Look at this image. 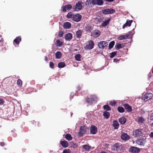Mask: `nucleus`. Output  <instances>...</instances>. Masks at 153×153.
<instances>
[{
  "instance_id": "nucleus-1",
  "label": "nucleus",
  "mask_w": 153,
  "mask_h": 153,
  "mask_svg": "<svg viewBox=\"0 0 153 153\" xmlns=\"http://www.w3.org/2000/svg\"><path fill=\"white\" fill-rule=\"evenodd\" d=\"M122 148L123 146L121 144L118 143H116L114 144L112 147L111 150L112 151L118 153L120 152L122 149Z\"/></svg>"
},
{
  "instance_id": "nucleus-2",
  "label": "nucleus",
  "mask_w": 153,
  "mask_h": 153,
  "mask_svg": "<svg viewBox=\"0 0 153 153\" xmlns=\"http://www.w3.org/2000/svg\"><path fill=\"white\" fill-rule=\"evenodd\" d=\"M88 128L85 126H82L80 127L78 134L80 137L82 136L87 133Z\"/></svg>"
},
{
  "instance_id": "nucleus-3",
  "label": "nucleus",
  "mask_w": 153,
  "mask_h": 153,
  "mask_svg": "<svg viewBox=\"0 0 153 153\" xmlns=\"http://www.w3.org/2000/svg\"><path fill=\"white\" fill-rule=\"evenodd\" d=\"M94 46V43L93 41L91 40L86 43L85 48L87 50H90L93 48Z\"/></svg>"
},
{
  "instance_id": "nucleus-4",
  "label": "nucleus",
  "mask_w": 153,
  "mask_h": 153,
  "mask_svg": "<svg viewBox=\"0 0 153 153\" xmlns=\"http://www.w3.org/2000/svg\"><path fill=\"white\" fill-rule=\"evenodd\" d=\"M83 2L81 1H79L76 3L74 8L75 11H78L81 10L83 7Z\"/></svg>"
},
{
  "instance_id": "nucleus-5",
  "label": "nucleus",
  "mask_w": 153,
  "mask_h": 153,
  "mask_svg": "<svg viewBox=\"0 0 153 153\" xmlns=\"http://www.w3.org/2000/svg\"><path fill=\"white\" fill-rule=\"evenodd\" d=\"M133 134L135 137H137L143 136L144 135V134L143 130L139 129L135 130L133 132Z\"/></svg>"
},
{
  "instance_id": "nucleus-6",
  "label": "nucleus",
  "mask_w": 153,
  "mask_h": 153,
  "mask_svg": "<svg viewBox=\"0 0 153 153\" xmlns=\"http://www.w3.org/2000/svg\"><path fill=\"white\" fill-rule=\"evenodd\" d=\"M115 10L113 9H106L102 10V13L105 14H112L115 13Z\"/></svg>"
},
{
  "instance_id": "nucleus-7",
  "label": "nucleus",
  "mask_w": 153,
  "mask_h": 153,
  "mask_svg": "<svg viewBox=\"0 0 153 153\" xmlns=\"http://www.w3.org/2000/svg\"><path fill=\"white\" fill-rule=\"evenodd\" d=\"M128 150L129 152L132 153H138L140 151V149L134 146L131 147Z\"/></svg>"
},
{
  "instance_id": "nucleus-8",
  "label": "nucleus",
  "mask_w": 153,
  "mask_h": 153,
  "mask_svg": "<svg viewBox=\"0 0 153 153\" xmlns=\"http://www.w3.org/2000/svg\"><path fill=\"white\" fill-rule=\"evenodd\" d=\"M107 45V43L106 41H102L98 43V45L99 48L104 49Z\"/></svg>"
},
{
  "instance_id": "nucleus-9",
  "label": "nucleus",
  "mask_w": 153,
  "mask_h": 153,
  "mask_svg": "<svg viewBox=\"0 0 153 153\" xmlns=\"http://www.w3.org/2000/svg\"><path fill=\"white\" fill-rule=\"evenodd\" d=\"M81 16L80 14H77L73 16L72 19L74 21L78 22L81 20Z\"/></svg>"
},
{
  "instance_id": "nucleus-10",
  "label": "nucleus",
  "mask_w": 153,
  "mask_h": 153,
  "mask_svg": "<svg viewBox=\"0 0 153 153\" xmlns=\"http://www.w3.org/2000/svg\"><path fill=\"white\" fill-rule=\"evenodd\" d=\"M100 34L99 30H96L93 31L91 33V36L94 38H97L99 37Z\"/></svg>"
},
{
  "instance_id": "nucleus-11",
  "label": "nucleus",
  "mask_w": 153,
  "mask_h": 153,
  "mask_svg": "<svg viewBox=\"0 0 153 153\" xmlns=\"http://www.w3.org/2000/svg\"><path fill=\"white\" fill-rule=\"evenodd\" d=\"M131 32H130L128 34L126 33L124 35H122L118 37L117 38L119 40H122L126 39L127 38H128L129 37H130V36L131 35Z\"/></svg>"
},
{
  "instance_id": "nucleus-12",
  "label": "nucleus",
  "mask_w": 153,
  "mask_h": 153,
  "mask_svg": "<svg viewBox=\"0 0 153 153\" xmlns=\"http://www.w3.org/2000/svg\"><path fill=\"white\" fill-rule=\"evenodd\" d=\"M153 94L150 93H147L144 95L143 99L145 101H146L151 99L152 97Z\"/></svg>"
},
{
  "instance_id": "nucleus-13",
  "label": "nucleus",
  "mask_w": 153,
  "mask_h": 153,
  "mask_svg": "<svg viewBox=\"0 0 153 153\" xmlns=\"http://www.w3.org/2000/svg\"><path fill=\"white\" fill-rule=\"evenodd\" d=\"M97 132V128L95 126L92 125L90 128L91 133L93 134H96Z\"/></svg>"
},
{
  "instance_id": "nucleus-14",
  "label": "nucleus",
  "mask_w": 153,
  "mask_h": 153,
  "mask_svg": "<svg viewBox=\"0 0 153 153\" xmlns=\"http://www.w3.org/2000/svg\"><path fill=\"white\" fill-rule=\"evenodd\" d=\"M85 4L88 6L92 7L94 5V0H87Z\"/></svg>"
},
{
  "instance_id": "nucleus-15",
  "label": "nucleus",
  "mask_w": 153,
  "mask_h": 153,
  "mask_svg": "<svg viewBox=\"0 0 153 153\" xmlns=\"http://www.w3.org/2000/svg\"><path fill=\"white\" fill-rule=\"evenodd\" d=\"M121 139L124 140H128L130 138L129 136L125 133H123L121 134Z\"/></svg>"
},
{
  "instance_id": "nucleus-16",
  "label": "nucleus",
  "mask_w": 153,
  "mask_h": 153,
  "mask_svg": "<svg viewBox=\"0 0 153 153\" xmlns=\"http://www.w3.org/2000/svg\"><path fill=\"white\" fill-rule=\"evenodd\" d=\"M71 5L68 4L63 7L62 10L63 12H65L67 10H69L72 8Z\"/></svg>"
},
{
  "instance_id": "nucleus-17",
  "label": "nucleus",
  "mask_w": 153,
  "mask_h": 153,
  "mask_svg": "<svg viewBox=\"0 0 153 153\" xmlns=\"http://www.w3.org/2000/svg\"><path fill=\"white\" fill-rule=\"evenodd\" d=\"M65 36V39L68 41H70L72 38V35L70 33L66 34Z\"/></svg>"
},
{
  "instance_id": "nucleus-18",
  "label": "nucleus",
  "mask_w": 153,
  "mask_h": 153,
  "mask_svg": "<svg viewBox=\"0 0 153 153\" xmlns=\"http://www.w3.org/2000/svg\"><path fill=\"white\" fill-rule=\"evenodd\" d=\"M136 143L139 145L144 146L145 144V141L143 139H140L137 140Z\"/></svg>"
},
{
  "instance_id": "nucleus-19",
  "label": "nucleus",
  "mask_w": 153,
  "mask_h": 153,
  "mask_svg": "<svg viewBox=\"0 0 153 153\" xmlns=\"http://www.w3.org/2000/svg\"><path fill=\"white\" fill-rule=\"evenodd\" d=\"M133 21L132 20H127L126 22L123 25V28L124 29L126 27L130 26L131 23H132Z\"/></svg>"
},
{
  "instance_id": "nucleus-20",
  "label": "nucleus",
  "mask_w": 153,
  "mask_h": 153,
  "mask_svg": "<svg viewBox=\"0 0 153 153\" xmlns=\"http://www.w3.org/2000/svg\"><path fill=\"white\" fill-rule=\"evenodd\" d=\"M60 143L64 148H66L68 146V142L65 140L61 141Z\"/></svg>"
},
{
  "instance_id": "nucleus-21",
  "label": "nucleus",
  "mask_w": 153,
  "mask_h": 153,
  "mask_svg": "<svg viewBox=\"0 0 153 153\" xmlns=\"http://www.w3.org/2000/svg\"><path fill=\"white\" fill-rule=\"evenodd\" d=\"M94 4L97 5L98 6L102 5L103 4V0H94Z\"/></svg>"
},
{
  "instance_id": "nucleus-22",
  "label": "nucleus",
  "mask_w": 153,
  "mask_h": 153,
  "mask_svg": "<svg viewBox=\"0 0 153 153\" xmlns=\"http://www.w3.org/2000/svg\"><path fill=\"white\" fill-rule=\"evenodd\" d=\"M111 20V18H109L107 19L102 22L101 25L103 27H105L108 24Z\"/></svg>"
},
{
  "instance_id": "nucleus-23",
  "label": "nucleus",
  "mask_w": 153,
  "mask_h": 153,
  "mask_svg": "<svg viewBox=\"0 0 153 153\" xmlns=\"http://www.w3.org/2000/svg\"><path fill=\"white\" fill-rule=\"evenodd\" d=\"M71 24L69 22H66L64 23L63 27L64 28L69 29L71 27Z\"/></svg>"
},
{
  "instance_id": "nucleus-24",
  "label": "nucleus",
  "mask_w": 153,
  "mask_h": 153,
  "mask_svg": "<svg viewBox=\"0 0 153 153\" xmlns=\"http://www.w3.org/2000/svg\"><path fill=\"white\" fill-rule=\"evenodd\" d=\"M123 106L125 107V108L127 110L128 112H130L132 111V109L131 107L128 104H124Z\"/></svg>"
},
{
  "instance_id": "nucleus-25",
  "label": "nucleus",
  "mask_w": 153,
  "mask_h": 153,
  "mask_svg": "<svg viewBox=\"0 0 153 153\" xmlns=\"http://www.w3.org/2000/svg\"><path fill=\"white\" fill-rule=\"evenodd\" d=\"M112 125L115 129H117L119 126L118 122L116 120L113 121Z\"/></svg>"
},
{
  "instance_id": "nucleus-26",
  "label": "nucleus",
  "mask_w": 153,
  "mask_h": 153,
  "mask_svg": "<svg viewBox=\"0 0 153 153\" xmlns=\"http://www.w3.org/2000/svg\"><path fill=\"white\" fill-rule=\"evenodd\" d=\"M119 122L122 124H124L126 121V119L123 117H122L119 119Z\"/></svg>"
},
{
  "instance_id": "nucleus-27",
  "label": "nucleus",
  "mask_w": 153,
  "mask_h": 153,
  "mask_svg": "<svg viewBox=\"0 0 153 153\" xmlns=\"http://www.w3.org/2000/svg\"><path fill=\"white\" fill-rule=\"evenodd\" d=\"M55 56L57 59H60L62 56L61 53L59 51H57L55 53Z\"/></svg>"
},
{
  "instance_id": "nucleus-28",
  "label": "nucleus",
  "mask_w": 153,
  "mask_h": 153,
  "mask_svg": "<svg viewBox=\"0 0 153 153\" xmlns=\"http://www.w3.org/2000/svg\"><path fill=\"white\" fill-rule=\"evenodd\" d=\"M21 38L20 36L17 37L14 40V42L16 43L17 44H19L20 41H21Z\"/></svg>"
},
{
  "instance_id": "nucleus-29",
  "label": "nucleus",
  "mask_w": 153,
  "mask_h": 153,
  "mask_svg": "<svg viewBox=\"0 0 153 153\" xmlns=\"http://www.w3.org/2000/svg\"><path fill=\"white\" fill-rule=\"evenodd\" d=\"M91 101L93 102V103L97 102V97L95 95H91Z\"/></svg>"
},
{
  "instance_id": "nucleus-30",
  "label": "nucleus",
  "mask_w": 153,
  "mask_h": 153,
  "mask_svg": "<svg viewBox=\"0 0 153 153\" xmlns=\"http://www.w3.org/2000/svg\"><path fill=\"white\" fill-rule=\"evenodd\" d=\"M110 114L109 113L106 111L104 112L103 113V116L106 119H108L110 117Z\"/></svg>"
},
{
  "instance_id": "nucleus-31",
  "label": "nucleus",
  "mask_w": 153,
  "mask_h": 153,
  "mask_svg": "<svg viewBox=\"0 0 153 153\" xmlns=\"http://www.w3.org/2000/svg\"><path fill=\"white\" fill-rule=\"evenodd\" d=\"M144 120H145L143 118L140 117H138L137 119V122L139 123H143Z\"/></svg>"
},
{
  "instance_id": "nucleus-32",
  "label": "nucleus",
  "mask_w": 153,
  "mask_h": 153,
  "mask_svg": "<svg viewBox=\"0 0 153 153\" xmlns=\"http://www.w3.org/2000/svg\"><path fill=\"white\" fill-rule=\"evenodd\" d=\"M117 110L119 112L122 113L124 112V109L122 106H119L117 108Z\"/></svg>"
},
{
  "instance_id": "nucleus-33",
  "label": "nucleus",
  "mask_w": 153,
  "mask_h": 153,
  "mask_svg": "<svg viewBox=\"0 0 153 153\" xmlns=\"http://www.w3.org/2000/svg\"><path fill=\"white\" fill-rule=\"evenodd\" d=\"M65 66V64L64 62H60L58 64V67L59 68H63Z\"/></svg>"
},
{
  "instance_id": "nucleus-34",
  "label": "nucleus",
  "mask_w": 153,
  "mask_h": 153,
  "mask_svg": "<svg viewBox=\"0 0 153 153\" xmlns=\"http://www.w3.org/2000/svg\"><path fill=\"white\" fill-rule=\"evenodd\" d=\"M65 138L67 140L70 141L72 139V137L70 134H67L65 135Z\"/></svg>"
},
{
  "instance_id": "nucleus-35",
  "label": "nucleus",
  "mask_w": 153,
  "mask_h": 153,
  "mask_svg": "<svg viewBox=\"0 0 153 153\" xmlns=\"http://www.w3.org/2000/svg\"><path fill=\"white\" fill-rule=\"evenodd\" d=\"M115 44V42L114 41H112L109 44L108 46V48L109 49H111L112 48Z\"/></svg>"
},
{
  "instance_id": "nucleus-36",
  "label": "nucleus",
  "mask_w": 153,
  "mask_h": 153,
  "mask_svg": "<svg viewBox=\"0 0 153 153\" xmlns=\"http://www.w3.org/2000/svg\"><path fill=\"white\" fill-rule=\"evenodd\" d=\"M75 58L76 60L78 61H81V55L80 54H77L75 56Z\"/></svg>"
},
{
  "instance_id": "nucleus-37",
  "label": "nucleus",
  "mask_w": 153,
  "mask_h": 153,
  "mask_svg": "<svg viewBox=\"0 0 153 153\" xmlns=\"http://www.w3.org/2000/svg\"><path fill=\"white\" fill-rule=\"evenodd\" d=\"M103 109L106 111H108L111 110V108L108 105H104L103 106Z\"/></svg>"
},
{
  "instance_id": "nucleus-38",
  "label": "nucleus",
  "mask_w": 153,
  "mask_h": 153,
  "mask_svg": "<svg viewBox=\"0 0 153 153\" xmlns=\"http://www.w3.org/2000/svg\"><path fill=\"white\" fill-rule=\"evenodd\" d=\"M85 28L86 29V31L88 32H90L92 29V28L89 25H86L85 26Z\"/></svg>"
},
{
  "instance_id": "nucleus-39",
  "label": "nucleus",
  "mask_w": 153,
  "mask_h": 153,
  "mask_svg": "<svg viewBox=\"0 0 153 153\" xmlns=\"http://www.w3.org/2000/svg\"><path fill=\"white\" fill-rule=\"evenodd\" d=\"M82 31L80 30H78L76 32V36L78 38H79L82 34Z\"/></svg>"
},
{
  "instance_id": "nucleus-40",
  "label": "nucleus",
  "mask_w": 153,
  "mask_h": 153,
  "mask_svg": "<svg viewBox=\"0 0 153 153\" xmlns=\"http://www.w3.org/2000/svg\"><path fill=\"white\" fill-rule=\"evenodd\" d=\"M116 54H117L116 51H114V52L111 53L110 54V57L111 58H113L116 55Z\"/></svg>"
},
{
  "instance_id": "nucleus-41",
  "label": "nucleus",
  "mask_w": 153,
  "mask_h": 153,
  "mask_svg": "<svg viewBox=\"0 0 153 153\" xmlns=\"http://www.w3.org/2000/svg\"><path fill=\"white\" fill-rule=\"evenodd\" d=\"M115 48L117 49L121 48L122 47V45L119 43H117L115 45Z\"/></svg>"
},
{
  "instance_id": "nucleus-42",
  "label": "nucleus",
  "mask_w": 153,
  "mask_h": 153,
  "mask_svg": "<svg viewBox=\"0 0 153 153\" xmlns=\"http://www.w3.org/2000/svg\"><path fill=\"white\" fill-rule=\"evenodd\" d=\"M56 44L59 47H61L62 45V43L59 40L56 41Z\"/></svg>"
},
{
  "instance_id": "nucleus-43",
  "label": "nucleus",
  "mask_w": 153,
  "mask_h": 153,
  "mask_svg": "<svg viewBox=\"0 0 153 153\" xmlns=\"http://www.w3.org/2000/svg\"><path fill=\"white\" fill-rule=\"evenodd\" d=\"M116 103V102L115 100H113L110 102L109 104L113 106L115 105Z\"/></svg>"
},
{
  "instance_id": "nucleus-44",
  "label": "nucleus",
  "mask_w": 153,
  "mask_h": 153,
  "mask_svg": "<svg viewBox=\"0 0 153 153\" xmlns=\"http://www.w3.org/2000/svg\"><path fill=\"white\" fill-rule=\"evenodd\" d=\"M73 16L72 13L71 12H69L67 15V17L68 18H71Z\"/></svg>"
},
{
  "instance_id": "nucleus-45",
  "label": "nucleus",
  "mask_w": 153,
  "mask_h": 153,
  "mask_svg": "<svg viewBox=\"0 0 153 153\" xmlns=\"http://www.w3.org/2000/svg\"><path fill=\"white\" fill-rule=\"evenodd\" d=\"M82 147L83 149H90L91 147L87 145H85L83 146Z\"/></svg>"
},
{
  "instance_id": "nucleus-46",
  "label": "nucleus",
  "mask_w": 153,
  "mask_h": 153,
  "mask_svg": "<svg viewBox=\"0 0 153 153\" xmlns=\"http://www.w3.org/2000/svg\"><path fill=\"white\" fill-rule=\"evenodd\" d=\"M86 102L88 103L89 104H91L92 103H93L92 101H91V98H87L86 99Z\"/></svg>"
},
{
  "instance_id": "nucleus-47",
  "label": "nucleus",
  "mask_w": 153,
  "mask_h": 153,
  "mask_svg": "<svg viewBox=\"0 0 153 153\" xmlns=\"http://www.w3.org/2000/svg\"><path fill=\"white\" fill-rule=\"evenodd\" d=\"M63 153H71V152L69 149H65L63 151Z\"/></svg>"
},
{
  "instance_id": "nucleus-48",
  "label": "nucleus",
  "mask_w": 153,
  "mask_h": 153,
  "mask_svg": "<svg viewBox=\"0 0 153 153\" xmlns=\"http://www.w3.org/2000/svg\"><path fill=\"white\" fill-rule=\"evenodd\" d=\"M17 85L19 86H22V81L20 79H18L17 80Z\"/></svg>"
},
{
  "instance_id": "nucleus-49",
  "label": "nucleus",
  "mask_w": 153,
  "mask_h": 153,
  "mask_svg": "<svg viewBox=\"0 0 153 153\" xmlns=\"http://www.w3.org/2000/svg\"><path fill=\"white\" fill-rule=\"evenodd\" d=\"M49 65H50V67L51 68H53V66H54V64L53 62H50Z\"/></svg>"
},
{
  "instance_id": "nucleus-50",
  "label": "nucleus",
  "mask_w": 153,
  "mask_h": 153,
  "mask_svg": "<svg viewBox=\"0 0 153 153\" xmlns=\"http://www.w3.org/2000/svg\"><path fill=\"white\" fill-rule=\"evenodd\" d=\"M63 35V33L62 32L60 31L59 33V36L60 37H62Z\"/></svg>"
},
{
  "instance_id": "nucleus-51",
  "label": "nucleus",
  "mask_w": 153,
  "mask_h": 153,
  "mask_svg": "<svg viewBox=\"0 0 153 153\" xmlns=\"http://www.w3.org/2000/svg\"><path fill=\"white\" fill-rule=\"evenodd\" d=\"M4 102V101L2 99H0V105H3Z\"/></svg>"
},
{
  "instance_id": "nucleus-52",
  "label": "nucleus",
  "mask_w": 153,
  "mask_h": 153,
  "mask_svg": "<svg viewBox=\"0 0 153 153\" xmlns=\"http://www.w3.org/2000/svg\"><path fill=\"white\" fill-rule=\"evenodd\" d=\"M150 119L151 120H153V112L151 114Z\"/></svg>"
},
{
  "instance_id": "nucleus-53",
  "label": "nucleus",
  "mask_w": 153,
  "mask_h": 153,
  "mask_svg": "<svg viewBox=\"0 0 153 153\" xmlns=\"http://www.w3.org/2000/svg\"><path fill=\"white\" fill-rule=\"evenodd\" d=\"M150 137L152 138L153 137V132H151L150 134Z\"/></svg>"
},
{
  "instance_id": "nucleus-54",
  "label": "nucleus",
  "mask_w": 153,
  "mask_h": 153,
  "mask_svg": "<svg viewBox=\"0 0 153 153\" xmlns=\"http://www.w3.org/2000/svg\"><path fill=\"white\" fill-rule=\"evenodd\" d=\"M113 60H114L113 61L114 62H117L118 61V59H114Z\"/></svg>"
},
{
  "instance_id": "nucleus-55",
  "label": "nucleus",
  "mask_w": 153,
  "mask_h": 153,
  "mask_svg": "<svg viewBox=\"0 0 153 153\" xmlns=\"http://www.w3.org/2000/svg\"><path fill=\"white\" fill-rule=\"evenodd\" d=\"M114 0H105V1H106L109 2H113Z\"/></svg>"
},
{
  "instance_id": "nucleus-56",
  "label": "nucleus",
  "mask_w": 153,
  "mask_h": 153,
  "mask_svg": "<svg viewBox=\"0 0 153 153\" xmlns=\"http://www.w3.org/2000/svg\"><path fill=\"white\" fill-rule=\"evenodd\" d=\"M0 145L1 146H3L4 145V144L3 142H1L0 143Z\"/></svg>"
},
{
  "instance_id": "nucleus-57",
  "label": "nucleus",
  "mask_w": 153,
  "mask_h": 153,
  "mask_svg": "<svg viewBox=\"0 0 153 153\" xmlns=\"http://www.w3.org/2000/svg\"><path fill=\"white\" fill-rule=\"evenodd\" d=\"M48 59L47 57V56H45V61H48Z\"/></svg>"
},
{
  "instance_id": "nucleus-58",
  "label": "nucleus",
  "mask_w": 153,
  "mask_h": 153,
  "mask_svg": "<svg viewBox=\"0 0 153 153\" xmlns=\"http://www.w3.org/2000/svg\"><path fill=\"white\" fill-rule=\"evenodd\" d=\"M151 73H149L148 75L149 78H150L151 76Z\"/></svg>"
},
{
  "instance_id": "nucleus-59",
  "label": "nucleus",
  "mask_w": 153,
  "mask_h": 153,
  "mask_svg": "<svg viewBox=\"0 0 153 153\" xmlns=\"http://www.w3.org/2000/svg\"><path fill=\"white\" fill-rule=\"evenodd\" d=\"M80 89H81V88H80V87L79 86V87H78L77 89H78V91Z\"/></svg>"
},
{
  "instance_id": "nucleus-60",
  "label": "nucleus",
  "mask_w": 153,
  "mask_h": 153,
  "mask_svg": "<svg viewBox=\"0 0 153 153\" xmlns=\"http://www.w3.org/2000/svg\"><path fill=\"white\" fill-rule=\"evenodd\" d=\"M98 21L99 22H100L102 20L101 19H99V18H98Z\"/></svg>"
},
{
  "instance_id": "nucleus-61",
  "label": "nucleus",
  "mask_w": 153,
  "mask_h": 153,
  "mask_svg": "<svg viewBox=\"0 0 153 153\" xmlns=\"http://www.w3.org/2000/svg\"><path fill=\"white\" fill-rule=\"evenodd\" d=\"M101 153H107L105 152L102 151L101 152Z\"/></svg>"
},
{
  "instance_id": "nucleus-62",
  "label": "nucleus",
  "mask_w": 153,
  "mask_h": 153,
  "mask_svg": "<svg viewBox=\"0 0 153 153\" xmlns=\"http://www.w3.org/2000/svg\"><path fill=\"white\" fill-rule=\"evenodd\" d=\"M74 95V94L73 93H71V96H72V95Z\"/></svg>"
},
{
  "instance_id": "nucleus-63",
  "label": "nucleus",
  "mask_w": 153,
  "mask_h": 153,
  "mask_svg": "<svg viewBox=\"0 0 153 153\" xmlns=\"http://www.w3.org/2000/svg\"><path fill=\"white\" fill-rule=\"evenodd\" d=\"M151 125H152V126H153V123H152Z\"/></svg>"
},
{
  "instance_id": "nucleus-64",
  "label": "nucleus",
  "mask_w": 153,
  "mask_h": 153,
  "mask_svg": "<svg viewBox=\"0 0 153 153\" xmlns=\"http://www.w3.org/2000/svg\"><path fill=\"white\" fill-rule=\"evenodd\" d=\"M25 115H27V113L25 114Z\"/></svg>"
}]
</instances>
